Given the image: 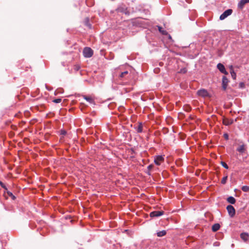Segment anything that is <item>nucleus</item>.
<instances>
[{"label":"nucleus","mask_w":249,"mask_h":249,"mask_svg":"<svg viewBox=\"0 0 249 249\" xmlns=\"http://www.w3.org/2000/svg\"><path fill=\"white\" fill-rule=\"evenodd\" d=\"M84 99L86 100L88 102H89L90 103H94L93 99L90 97L84 96Z\"/></svg>","instance_id":"obj_17"},{"label":"nucleus","mask_w":249,"mask_h":249,"mask_svg":"<svg viewBox=\"0 0 249 249\" xmlns=\"http://www.w3.org/2000/svg\"><path fill=\"white\" fill-rule=\"evenodd\" d=\"M128 73V72L127 71H125L124 72H122L121 73V74L120 75V77H121V78L124 77L125 75L127 74Z\"/></svg>","instance_id":"obj_22"},{"label":"nucleus","mask_w":249,"mask_h":249,"mask_svg":"<svg viewBox=\"0 0 249 249\" xmlns=\"http://www.w3.org/2000/svg\"><path fill=\"white\" fill-rule=\"evenodd\" d=\"M166 233V231L165 230H163L162 231H160L157 232V236L159 237H162L165 235Z\"/></svg>","instance_id":"obj_15"},{"label":"nucleus","mask_w":249,"mask_h":249,"mask_svg":"<svg viewBox=\"0 0 249 249\" xmlns=\"http://www.w3.org/2000/svg\"><path fill=\"white\" fill-rule=\"evenodd\" d=\"M232 12L231 9H228L226 10L220 16V19L223 20L226 18L228 16L231 15Z\"/></svg>","instance_id":"obj_3"},{"label":"nucleus","mask_w":249,"mask_h":249,"mask_svg":"<svg viewBox=\"0 0 249 249\" xmlns=\"http://www.w3.org/2000/svg\"><path fill=\"white\" fill-rule=\"evenodd\" d=\"M232 121H229L228 120H224L223 121V123L225 125H228L232 124Z\"/></svg>","instance_id":"obj_19"},{"label":"nucleus","mask_w":249,"mask_h":249,"mask_svg":"<svg viewBox=\"0 0 249 249\" xmlns=\"http://www.w3.org/2000/svg\"><path fill=\"white\" fill-rule=\"evenodd\" d=\"M84 23H85V25H86L89 28H91V25L89 23V18H86L85 19V20L84 21Z\"/></svg>","instance_id":"obj_16"},{"label":"nucleus","mask_w":249,"mask_h":249,"mask_svg":"<svg viewBox=\"0 0 249 249\" xmlns=\"http://www.w3.org/2000/svg\"><path fill=\"white\" fill-rule=\"evenodd\" d=\"M230 72H231L232 78L233 79H236V73L233 70L230 71Z\"/></svg>","instance_id":"obj_21"},{"label":"nucleus","mask_w":249,"mask_h":249,"mask_svg":"<svg viewBox=\"0 0 249 249\" xmlns=\"http://www.w3.org/2000/svg\"><path fill=\"white\" fill-rule=\"evenodd\" d=\"M80 67L79 65H75L74 66V69L76 71H78L80 69Z\"/></svg>","instance_id":"obj_26"},{"label":"nucleus","mask_w":249,"mask_h":249,"mask_svg":"<svg viewBox=\"0 0 249 249\" xmlns=\"http://www.w3.org/2000/svg\"><path fill=\"white\" fill-rule=\"evenodd\" d=\"M142 124H140L137 127V131L138 132L140 133V132H142Z\"/></svg>","instance_id":"obj_20"},{"label":"nucleus","mask_w":249,"mask_h":249,"mask_svg":"<svg viewBox=\"0 0 249 249\" xmlns=\"http://www.w3.org/2000/svg\"><path fill=\"white\" fill-rule=\"evenodd\" d=\"M227 178H228L227 176L224 177L221 180V183H222L223 184H225L227 181Z\"/></svg>","instance_id":"obj_23"},{"label":"nucleus","mask_w":249,"mask_h":249,"mask_svg":"<svg viewBox=\"0 0 249 249\" xmlns=\"http://www.w3.org/2000/svg\"><path fill=\"white\" fill-rule=\"evenodd\" d=\"M224 136H225V138L226 139H228V134H225L224 135Z\"/></svg>","instance_id":"obj_28"},{"label":"nucleus","mask_w":249,"mask_h":249,"mask_svg":"<svg viewBox=\"0 0 249 249\" xmlns=\"http://www.w3.org/2000/svg\"><path fill=\"white\" fill-rule=\"evenodd\" d=\"M237 150L240 153H244L245 151V145L244 144L240 145Z\"/></svg>","instance_id":"obj_13"},{"label":"nucleus","mask_w":249,"mask_h":249,"mask_svg":"<svg viewBox=\"0 0 249 249\" xmlns=\"http://www.w3.org/2000/svg\"><path fill=\"white\" fill-rule=\"evenodd\" d=\"M65 133H66L65 131H64V132L62 133V134H65Z\"/></svg>","instance_id":"obj_31"},{"label":"nucleus","mask_w":249,"mask_h":249,"mask_svg":"<svg viewBox=\"0 0 249 249\" xmlns=\"http://www.w3.org/2000/svg\"><path fill=\"white\" fill-rule=\"evenodd\" d=\"M0 184L1 185V186H2V187H4V186L2 185V183L1 181H0Z\"/></svg>","instance_id":"obj_30"},{"label":"nucleus","mask_w":249,"mask_h":249,"mask_svg":"<svg viewBox=\"0 0 249 249\" xmlns=\"http://www.w3.org/2000/svg\"><path fill=\"white\" fill-rule=\"evenodd\" d=\"M153 166H154V165L153 164L149 165L147 167V168H148V170H151L153 168Z\"/></svg>","instance_id":"obj_27"},{"label":"nucleus","mask_w":249,"mask_h":249,"mask_svg":"<svg viewBox=\"0 0 249 249\" xmlns=\"http://www.w3.org/2000/svg\"><path fill=\"white\" fill-rule=\"evenodd\" d=\"M249 2V0H241L238 3V7L242 9L245 4Z\"/></svg>","instance_id":"obj_9"},{"label":"nucleus","mask_w":249,"mask_h":249,"mask_svg":"<svg viewBox=\"0 0 249 249\" xmlns=\"http://www.w3.org/2000/svg\"><path fill=\"white\" fill-rule=\"evenodd\" d=\"M241 238L245 241L248 240L249 237V234L247 233H242L240 234Z\"/></svg>","instance_id":"obj_10"},{"label":"nucleus","mask_w":249,"mask_h":249,"mask_svg":"<svg viewBox=\"0 0 249 249\" xmlns=\"http://www.w3.org/2000/svg\"><path fill=\"white\" fill-rule=\"evenodd\" d=\"M197 94L202 97H206L209 96V93L207 90L205 89H201L197 91Z\"/></svg>","instance_id":"obj_4"},{"label":"nucleus","mask_w":249,"mask_h":249,"mask_svg":"<svg viewBox=\"0 0 249 249\" xmlns=\"http://www.w3.org/2000/svg\"><path fill=\"white\" fill-rule=\"evenodd\" d=\"M217 69L223 73L228 74V72L225 70L224 66L221 63H218L217 65Z\"/></svg>","instance_id":"obj_6"},{"label":"nucleus","mask_w":249,"mask_h":249,"mask_svg":"<svg viewBox=\"0 0 249 249\" xmlns=\"http://www.w3.org/2000/svg\"><path fill=\"white\" fill-rule=\"evenodd\" d=\"M228 82L229 80L226 77L223 76L222 78V88L224 90L226 89Z\"/></svg>","instance_id":"obj_8"},{"label":"nucleus","mask_w":249,"mask_h":249,"mask_svg":"<svg viewBox=\"0 0 249 249\" xmlns=\"http://www.w3.org/2000/svg\"><path fill=\"white\" fill-rule=\"evenodd\" d=\"M61 98L55 99L53 101V102L55 103H59L61 102Z\"/></svg>","instance_id":"obj_24"},{"label":"nucleus","mask_w":249,"mask_h":249,"mask_svg":"<svg viewBox=\"0 0 249 249\" xmlns=\"http://www.w3.org/2000/svg\"><path fill=\"white\" fill-rule=\"evenodd\" d=\"M242 190L245 192H249V186H243L242 187Z\"/></svg>","instance_id":"obj_18"},{"label":"nucleus","mask_w":249,"mask_h":249,"mask_svg":"<svg viewBox=\"0 0 249 249\" xmlns=\"http://www.w3.org/2000/svg\"><path fill=\"white\" fill-rule=\"evenodd\" d=\"M163 214V211H153L150 213L151 217H158Z\"/></svg>","instance_id":"obj_7"},{"label":"nucleus","mask_w":249,"mask_h":249,"mask_svg":"<svg viewBox=\"0 0 249 249\" xmlns=\"http://www.w3.org/2000/svg\"><path fill=\"white\" fill-rule=\"evenodd\" d=\"M157 27H158L159 31L161 34H162L163 35H166L168 34L167 32L165 30H163L161 27H160V26H158Z\"/></svg>","instance_id":"obj_11"},{"label":"nucleus","mask_w":249,"mask_h":249,"mask_svg":"<svg viewBox=\"0 0 249 249\" xmlns=\"http://www.w3.org/2000/svg\"><path fill=\"white\" fill-rule=\"evenodd\" d=\"M220 225L218 223H216V224H214L213 226H212V230L213 231H218L219 228H220Z\"/></svg>","instance_id":"obj_12"},{"label":"nucleus","mask_w":249,"mask_h":249,"mask_svg":"<svg viewBox=\"0 0 249 249\" xmlns=\"http://www.w3.org/2000/svg\"><path fill=\"white\" fill-rule=\"evenodd\" d=\"M83 53L84 57L89 58L92 56L93 51L90 48L85 47L83 50Z\"/></svg>","instance_id":"obj_1"},{"label":"nucleus","mask_w":249,"mask_h":249,"mask_svg":"<svg viewBox=\"0 0 249 249\" xmlns=\"http://www.w3.org/2000/svg\"><path fill=\"white\" fill-rule=\"evenodd\" d=\"M164 158L162 156H156L154 157V163L157 165H160L162 162H164Z\"/></svg>","instance_id":"obj_2"},{"label":"nucleus","mask_w":249,"mask_h":249,"mask_svg":"<svg viewBox=\"0 0 249 249\" xmlns=\"http://www.w3.org/2000/svg\"><path fill=\"white\" fill-rule=\"evenodd\" d=\"M230 71L233 70V66H230Z\"/></svg>","instance_id":"obj_29"},{"label":"nucleus","mask_w":249,"mask_h":249,"mask_svg":"<svg viewBox=\"0 0 249 249\" xmlns=\"http://www.w3.org/2000/svg\"><path fill=\"white\" fill-rule=\"evenodd\" d=\"M227 210L228 212V213L229 214V215L231 216V217H232L235 214V209L234 208V207L231 206V205H228L227 206Z\"/></svg>","instance_id":"obj_5"},{"label":"nucleus","mask_w":249,"mask_h":249,"mask_svg":"<svg viewBox=\"0 0 249 249\" xmlns=\"http://www.w3.org/2000/svg\"><path fill=\"white\" fill-rule=\"evenodd\" d=\"M221 164L226 169H228L229 167L228 166V165L224 162L223 161H222L221 162Z\"/></svg>","instance_id":"obj_25"},{"label":"nucleus","mask_w":249,"mask_h":249,"mask_svg":"<svg viewBox=\"0 0 249 249\" xmlns=\"http://www.w3.org/2000/svg\"><path fill=\"white\" fill-rule=\"evenodd\" d=\"M229 203L233 204L235 203V199L232 196H230L227 198Z\"/></svg>","instance_id":"obj_14"}]
</instances>
